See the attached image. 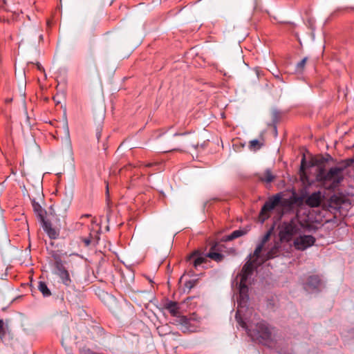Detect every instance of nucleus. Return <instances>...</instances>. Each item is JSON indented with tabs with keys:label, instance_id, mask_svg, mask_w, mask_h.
I'll return each mask as SVG.
<instances>
[{
	"label": "nucleus",
	"instance_id": "1",
	"mask_svg": "<svg viewBox=\"0 0 354 354\" xmlns=\"http://www.w3.org/2000/svg\"><path fill=\"white\" fill-rule=\"evenodd\" d=\"M247 283L239 282V297L237 300L238 309L236 312L235 319L239 325L245 330L248 335L252 341L258 342L266 346H270L272 342V330L269 325L263 320H246L241 317L243 308L246 306L249 301Z\"/></svg>",
	"mask_w": 354,
	"mask_h": 354
},
{
	"label": "nucleus",
	"instance_id": "2",
	"mask_svg": "<svg viewBox=\"0 0 354 354\" xmlns=\"http://www.w3.org/2000/svg\"><path fill=\"white\" fill-rule=\"evenodd\" d=\"M217 245H213L205 256L202 255L198 250H195L187 257L186 261L189 265H192L196 269L201 264L207 262V258H209L217 263L221 262L225 256L221 252H216Z\"/></svg>",
	"mask_w": 354,
	"mask_h": 354
},
{
	"label": "nucleus",
	"instance_id": "3",
	"mask_svg": "<svg viewBox=\"0 0 354 354\" xmlns=\"http://www.w3.org/2000/svg\"><path fill=\"white\" fill-rule=\"evenodd\" d=\"M303 230H304V226L299 221L292 219L289 222H285L279 233L280 240L290 242L293 236H298L299 234L302 233Z\"/></svg>",
	"mask_w": 354,
	"mask_h": 354
},
{
	"label": "nucleus",
	"instance_id": "4",
	"mask_svg": "<svg viewBox=\"0 0 354 354\" xmlns=\"http://www.w3.org/2000/svg\"><path fill=\"white\" fill-rule=\"evenodd\" d=\"M259 263H260V259L252 256V254H250L247 257L246 262L243 266L240 273L238 274L242 283H247L248 279L253 275L257 268L262 265Z\"/></svg>",
	"mask_w": 354,
	"mask_h": 354
},
{
	"label": "nucleus",
	"instance_id": "5",
	"mask_svg": "<svg viewBox=\"0 0 354 354\" xmlns=\"http://www.w3.org/2000/svg\"><path fill=\"white\" fill-rule=\"evenodd\" d=\"M343 169L338 167H334L326 171L324 167H320L318 169L316 179L319 182H326L333 180L334 183L338 184L342 180V177L339 174L342 171Z\"/></svg>",
	"mask_w": 354,
	"mask_h": 354
},
{
	"label": "nucleus",
	"instance_id": "6",
	"mask_svg": "<svg viewBox=\"0 0 354 354\" xmlns=\"http://www.w3.org/2000/svg\"><path fill=\"white\" fill-rule=\"evenodd\" d=\"M281 202V193H278L268 198L262 206L260 213L259 219L262 223L267 220L270 216V212L272 211L276 207L279 206Z\"/></svg>",
	"mask_w": 354,
	"mask_h": 354
},
{
	"label": "nucleus",
	"instance_id": "7",
	"mask_svg": "<svg viewBox=\"0 0 354 354\" xmlns=\"http://www.w3.org/2000/svg\"><path fill=\"white\" fill-rule=\"evenodd\" d=\"M303 232L299 234L293 241V245L295 248L299 251H304L308 248L313 246L316 239L312 235H306Z\"/></svg>",
	"mask_w": 354,
	"mask_h": 354
},
{
	"label": "nucleus",
	"instance_id": "8",
	"mask_svg": "<svg viewBox=\"0 0 354 354\" xmlns=\"http://www.w3.org/2000/svg\"><path fill=\"white\" fill-rule=\"evenodd\" d=\"M53 273L60 279L61 282L65 286L71 287L72 286L73 282L71 279L70 273L66 268L65 264L54 268Z\"/></svg>",
	"mask_w": 354,
	"mask_h": 354
},
{
	"label": "nucleus",
	"instance_id": "9",
	"mask_svg": "<svg viewBox=\"0 0 354 354\" xmlns=\"http://www.w3.org/2000/svg\"><path fill=\"white\" fill-rule=\"evenodd\" d=\"M281 252V245L279 243L276 242L266 254H261L260 257V263L263 264L266 261L278 257Z\"/></svg>",
	"mask_w": 354,
	"mask_h": 354
},
{
	"label": "nucleus",
	"instance_id": "10",
	"mask_svg": "<svg viewBox=\"0 0 354 354\" xmlns=\"http://www.w3.org/2000/svg\"><path fill=\"white\" fill-rule=\"evenodd\" d=\"M322 285V281L318 275H311L308 278L307 281L304 284L306 291H318Z\"/></svg>",
	"mask_w": 354,
	"mask_h": 354
},
{
	"label": "nucleus",
	"instance_id": "11",
	"mask_svg": "<svg viewBox=\"0 0 354 354\" xmlns=\"http://www.w3.org/2000/svg\"><path fill=\"white\" fill-rule=\"evenodd\" d=\"M70 201L68 199H63L59 203L55 205L53 209L55 214L57 216L64 218L66 216L67 211L70 207Z\"/></svg>",
	"mask_w": 354,
	"mask_h": 354
},
{
	"label": "nucleus",
	"instance_id": "12",
	"mask_svg": "<svg viewBox=\"0 0 354 354\" xmlns=\"http://www.w3.org/2000/svg\"><path fill=\"white\" fill-rule=\"evenodd\" d=\"M41 225L44 231L47 234L50 239H57L59 235V231L53 227L51 223L48 220L41 221Z\"/></svg>",
	"mask_w": 354,
	"mask_h": 354
},
{
	"label": "nucleus",
	"instance_id": "13",
	"mask_svg": "<svg viewBox=\"0 0 354 354\" xmlns=\"http://www.w3.org/2000/svg\"><path fill=\"white\" fill-rule=\"evenodd\" d=\"M31 204L34 213L35 214L39 222L41 223V221L46 220V211L40 205L38 202L36 201L35 198L31 199Z\"/></svg>",
	"mask_w": 354,
	"mask_h": 354
},
{
	"label": "nucleus",
	"instance_id": "14",
	"mask_svg": "<svg viewBox=\"0 0 354 354\" xmlns=\"http://www.w3.org/2000/svg\"><path fill=\"white\" fill-rule=\"evenodd\" d=\"M271 235V230H268L261 238L260 242L257 244L252 256L257 259H260L261 253L264 248L265 244L269 240Z\"/></svg>",
	"mask_w": 354,
	"mask_h": 354
},
{
	"label": "nucleus",
	"instance_id": "15",
	"mask_svg": "<svg viewBox=\"0 0 354 354\" xmlns=\"http://www.w3.org/2000/svg\"><path fill=\"white\" fill-rule=\"evenodd\" d=\"M321 192H315L311 194L306 199V203L310 207H316L321 203Z\"/></svg>",
	"mask_w": 354,
	"mask_h": 354
},
{
	"label": "nucleus",
	"instance_id": "16",
	"mask_svg": "<svg viewBox=\"0 0 354 354\" xmlns=\"http://www.w3.org/2000/svg\"><path fill=\"white\" fill-rule=\"evenodd\" d=\"M247 233L246 230H237L233 231L230 234L225 236L223 237V241H230L239 237H241L245 235Z\"/></svg>",
	"mask_w": 354,
	"mask_h": 354
},
{
	"label": "nucleus",
	"instance_id": "17",
	"mask_svg": "<svg viewBox=\"0 0 354 354\" xmlns=\"http://www.w3.org/2000/svg\"><path fill=\"white\" fill-rule=\"evenodd\" d=\"M165 307L172 316H177L179 313L178 305L176 301H169L166 303Z\"/></svg>",
	"mask_w": 354,
	"mask_h": 354
},
{
	"label": "nucleus",
	"instance_id": "18",
	"mask_svg": "<svg viewBox=\"0 0 354 354\" xmlns=\"http://www.w3.org/2000/svg\"><path fill=\"white\" fill-rule=\"evenodd\" d=\"M296 202L295 197H290L289 198H282V194L281 193V202L279 206L285 208H292L294 203Z\"/></svg>",
	"mask_w": 354,
	"mask_h": 354
},
{
	"label": "nucleus",
	"instance_id": "19",
	"mask_svg": "<svg viewBox=\"0 0 354 354\" xmlns=\"http://www.w3.org/2000/svg\"><path fill=\"white\" fill-rule=\"evenodd\" d=\"M37 287L38 290L41 292L44 297H48L51 295V291L48 288L46 282L41 281H39Z\"/></svg>",
	"mask_w": 354,
	"mask_h": 354
},
{
	"label": "nucleus",
	"instance_id": "20",
	"mask_svg": "<svg viewBox=\"0 0 354 354\" xmlns=\"http://www.w3.org/2000/svg\"><path fill=\"white\" fill-rule=\"evenodd\" d=\"M274 179V176L270 169H267L264 174L260 177V180L263 182L270 183Z\"/></svg>",
	"mask_w": 354,
	"mask_h": 354
},
{
	"label": "nucleus",
	"instance_id": "21",
	"mask_svg": "<svg viewBox=\"0 0 354 354\" xmlns=\"http://www.w3.org/2000/svg\"><path fill=\"white\" fill-rule=\"evenodd\" d=\"M281 119V112L277 109H274L272 112V122L274 125L275 131H277V124Z\"/></svg>",
	"mask_w": 354,
	"mask_h": 354
},
{
	"label": "nucleus",
	"instance_id": "22",
	"mask_svg": "<svg viewBox=\"0 0 354 354\" xmlns=\"http://www.w3.org/2000/svg\"><path fill=\"white\" fill-rule=\"evenodd\" d=\"M263 142L258 140H252L249 142V148L252 151H257L261 148Z\"/></svg>",
	"mask_w": 354,
	"mask_h": 354
},
{
	"label": "nucleus",
	"instance_id": "23",
	"mask_svg": "<svg viewBox=\"0 0 354 354\" xmlns=\"http://www.w3.org/2000/svg\"><path fill=\"white\" fill-rule=\"evenodd\" d=\"M52 257L54 260V263H53L54 268L66 263V262L62 259L61 255L57 252H54L52 254Z\"/></svg>",
	"mask_w": 354,
	"mask_h": 354
},
{
	"label": "nucleus",
	"instance_id": "24",
	"mask_svg": "<svg viewBox=\"0 0 354 354\" xmlns=\"http://www.w3.org/2000/svg\"><path fill=\"white\" fill-rule=\"evenodd\" d=\"M307 57L303 58L299 62H298L295 66V71L298 73H301L304 69L306 64Z\"/></svg>",
	"mask_w": 354,
	"mask_h": 354
},
{
	"label": "nucleus",
	"instance_id": "25",
	"mask_svg": "<svg viewBox=\"0 0 354 354\" xmlns=\"http://www.w3.org/2000/svg\"><path fill=\"white\" fill-rule=\"evenodd\" d=\"M81 241L84 243V246L88 247L90 245H95L97 244V239H91L87 237H82Z\"/></svg>",
	"mask_w": 354,
	"mask_h": 354
},
{
	"label": "nucleus",
	"instance_id": "26",
	"mask_svg": "<svg viewBox=\"0 0 354 354\" xmlns=\"http://www.w3.org/2000/svg\"><path fill=\"white\" fill-rule=\"evenodd\" d=\"M3 322L2 319H0V339L1 340L3 339L4 337H5V334H6V332H5V329H4V327H3Z\"/></svg>",
	"mask_w": 354,
	"mask_h": 354
},
{
	"label": "nucleus",
	"instance_id": "27",
	"mask_svg": "<svg viewBox=\"0 0 354 354\" xmlns=\"http://www.w3.org/2000/svg\"><path fill=\"white\" fill-rule=\"evenodd\" d=\"M189 319L187 318V317L185 316H182L180 317V323L183 325V326H185L186 327L188 326V325L189 324Z\"/></svg>",
	"mask_w": 354,
	"mask_h": 354
},
{
	"label": "nucleus",
	"instance_id": "28",
	"mask_svg": "<svg viewBox=\"0 0 354 354\" xmlns=\"http://www.w3.org/2000/svg\"><path fill=\"white\" fill-rule=\"evenodd\" d=\"M87 238L91 239H97V241L100 239L97 232H95V234H93L92 232H91L89 234V236Z\"/></svg>",
	"mask_w": 354,
	"mask_h": 354
},
{
	"label": "nucleus",
	"instance_id": "29",
	"mask_svg": "<svg viewBox=\"0 0 354 354\" xmlns=\"http://www.w3.org/2000/svg\"><path fill=\"white\" fill-rule=\"evenodd\" d=\"M102 130V127L101 126H100V127H98L97 128V130H96V138H97V140H99L100 138H101Z\"/></svg>",
	"mask_w": 354,
	"mask_h": 354
},
{
	"label": "nucleus",
	"instance_id": "30",
	"mask_svg": "<svg viewBox=\"0 0 354 354\" xmlns=\"http://www.w3.org/2000/svg\"><path fill=\"white\" fill-rule=\"evenodd\" d=\"M82 354H100L91 351V349H85L82 351Z\"/></svg>",
	"mask_w": 354,
	"mask_h": 354
},
{
	"label": "nucleus",
	"instance_id": "31",
	"mask_svg": "<svg viewBox=\"0 0 354 354\" xmlns=\"http://www.w3.org/2000/svg\"><path fill=\"white\" fill-rule=\"evenodd\" d=\"M194 285V282L193 281H188L185 283V286L188 288L189 289H191L193 288Z\"/></svg>",
	"mask_w": 354,
	"mask_h": 354
},
{
	"label": "nucleus",
	"instance_id": "32",
	"mask_svg": "<svg viewBox=\"0 0 354 354\" xmlns=\"http://www.w3.org/2000/svg\"><path fill=\"white\" fill-rule=\"evenodd\" d=\"M157 164L156 162H149L146 164L145 166L147 167H151L153 166H156Z\"/></svg>",
	"mask_w": 354,
	"mask_h": 354
},
{
	"label": "nucleus",
	"instance_id": "33",
	"mask_svg": "<svg viewBox=\"0 0 354 354\" xmlns=\"http://www.w3.org/2000/svg\"><path fill=\"white\" fill-rule=\"evenodd\" d=\"M187 134H188V132L180 133H175L174 134V136H184V135H187Z\"/></svg>",
	"mask_w": 354,
	"mask_h": 354
},
{
	"label": "nucleus",
	"instance_id": "34",
	"mask_svg": "<svg viewBox=\"0 0 354 354\" xmlns=\"http://www.w3.org/2000/svg\"><path fill=\"white\" fill-rule=\"evenodd\" d=\"M305 163V158H303L301 162V169H304Z\"/></svg>",
	"mask_w": 354,
	"mask_h": 354
},
{
	"label": "nucleus",
	"instance_id": "35",
	"mask_svg": "<svg viewBox=\"0 0 354 354\" xmlns=\"http://www.w3.org/2000/svg\"><path fill=\"white\" fill-rule=\"evenodd\" d=\"M89 216H90L89 214H84L82 217H89Z\"/></svg>",
	"mask_w": 354,
	"mask_h": 354
},
{
	"label": "nucleus",
	"instance_id": "36",
	"mask_svg": "<svg viewBox=\"0 0 354 354\" xmlns=\"http://www.w3.org/2000/svg\"><path fill=\"white\" fill-rule=\"evenodd\" d=\"M106 194H109V188H108V185H106Z\"/></svg>",
	"mask_w": 354,
	"mask_h": 354
},
{
	"label": "nucleus",
	"instance_id": "37",
	"mask_svg": "<svg viewBox=\"0 0 354 354\" xmlns=\"http://www.w3.org/2000/svg\"><path fill=\"white\" fill-rule=\"evenodd\" d=\"M38 68H39V70H41V66H40V65H38Z\"/></svg>",
	"mask_w": 354,
	"mask_h": 354
},
{
	"label": "nucleus",
	"instance_id": "38",
	"mask_svg": "<svg viewBox=\"0 0 354 354\" xmlns=\"http://www.w3.org/2000/svg\"><path fill=\"white\" fill-rule=\"evenodd\" d=\"M336 12H337V11L334 12L333 13V15H335L336 14Z\"/></svg>",
	"mask_w": 354,
	"mask_h": 354
},
{
	"label": "nucleus",
	"instance_id": "39",
	"mask_svg": "<svg viewBox=\"0 0 354 354\" xmlns=\"http://www.w3.org/2000/svg\"><path fill=\"white\" fill-rule=\"evenodd\" d=\"M277 354H280V353H278V352H277Z\"/></svg>",
	"mask_w": 354,
	"mask_h": 354
},
{
	"label": "nucleus",
	"instance_id": "40",
	"mask_svg": "<svg viewBox=\"0 0 354 354\" xmlns=\"http://www.w3.org/2000/svg\"><path fill=\"white\" fill-rule=\"evenodd\" d=\"M353 147H354V144H353Z\"/></svg>",
	"mask_w": 354,
	"mask_h": 354
}]
</instances>
